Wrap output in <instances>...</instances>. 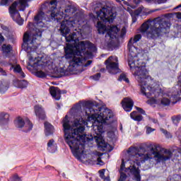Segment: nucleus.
I'll list each match as a JSON object with an SVG mask.
<instances>
[{"label": "nucleus", "mask_w": 181, "mask_h": 181, "mask_svg": "<svg viewBox=\"0 0 181 181\" xmlns=\"http://www.w3.org/2000/svg\"><path fill=\"white\" fill-rule=\"evenodd\" d=\"M84 112L81 111V104H76L71 109L74 115L73 129L70 126L69 116L66 115L63 119V127L64 132V141L68 145L74 156L81 160V159H88V160H95L92 156H97L96 160L98 165L103 166L104 162L101 160L103 153L96 151L91 153L88 149H86L88 142L95 141L98 148L105 152H111L114 148L103 139L104 134V124L110 125L112 124L114 114L108 108H102L98 107L95 102L85 103ZM85 114V115H84Z\"/></svg>", "instance_id": "1"}, {"label": "nucleus", "mask_w": 181, "mask_h": 181, "mask_svg": "<svg viewBox=\"0 0 181 181\" xmlns=\"http://www.w3.org/2000/svg\"><path fill=\"white\" fill-rule=\"evenodd\" d=\"M77 8L73 5L66 6L64 11H59L56 8L51 13V19L54 22L61 23L60 32L66 42H74V45L67 44L64 47V57L66 59H71L68 69L59 68V76H71L74 71H83V67H88L93 61L89 60L86 64V58L83 57L82 53L88 49L91 52H97V47L88 41H81L83 36L86 35L88 24L84 16L80 13H76Z\"/></svg>", "instance_id": "2"}, {"label": "nucleus", "mask_w": 181, "mask_h": 181, "mask_svg": "<svg viewBox=\"0 0 181 181\" xmlns=\"http://www.w3.org/2000/svg\"><path fill=\"white\" fill-rule=\"evenodd\" d=\"M95 11L96 16L90 14V17L92 18L93 22H98L97 28L98 31L100 35H104L105 36V46L108 47V49H112L114 47V39H119V37H123L127 35V28L123 27L119 33V28L116 25H108L107 27L102 23L104 22L107 23H112L117 13H112L111 7L104 6L102 7L101 4H97L95 7Z\"/></svg>", "instance_id": "3"}, {"label": "nucleus", "mask_w": 181, "mask_h": 181, "mask_svg": "<svg viewBox=\"0 0 181 181\" xmlns=\"http://www.w3.org/2000/svg\"><path fill=\"white\" fill-rule=\"evenodd\" d=\"M159 148H160V146L156 144L151 148L150 151H146L144 148H140L139 149L138 147H130L127 150L130 159L134 163L132 166L128 167V169L133 173L136 181H141V175H139V170L136 166H141V163H145L146 160H151V159H154L157 163L165 162V160H169L173 156V153L170 150H165L163 154L160 153L158 150Z\"/></svg>", "instance_id": "4"}, {"label": "nucleus", "mask_w": 181, "mask_h": 181, "mask_svg": "<svg viewBox=\"0 0 181 181\" xmlns=\"http://www.w3.org/2000/svg\"><path fill=\"white\" fill-rule=\"evenodd\" d=\"M45 18V13L40 11L34 18L37 28L32 31H27L23 35V43L26 46V52L29 60L28 66L34 69L40 68V61L37 59L39 56L36 53L37 47L42 41V32H45L47 27L42 21Z\"/></svg>", "instance_id": "5"}, {"label": "nucleus", "mask_w": 181, "mask_h": 181, "mask_svg": "<svg viewBox=\"0 0 181 181\" xmlns=\"http://www.w3.org/2000/svg\"><path fill=\"white\" fill-rule=\"evenodd\" d=\"M141 39H142V35L137 34L134 37L130 38L127 45L129 49L128 65L135 77L138 76V74H142V76H146L148 74L145 62H144L145 60V51L138 49L134 45V43H138Z\"/></svg>", "instance_id": "6"}, {"label": "nucleus", "mask_w": 181, "mask_h": 181, "mask_svg": "<svg viewBox=\"0 0 181 181\" xmlns=\"http://www.w3.org/2000/svg\"><path fill=\"white\" fill-rule=\"evenodd\" d=\"M141 87V92L143 95H146L147 98H150L148 100V104H158V105H163V107H168L170 105V99L166 98L165 95H163V91L160 88H152V86L148 85V81H152V78L148 75H142V74H138L135 77Z\"/></svg>", "instance_id": "7"}, {"label": "nucleus", "mask_w": 181, "mask_h": 181, "mask_svg": "<svg viewBox=\"0 0 181 181\" xmlns=\"http://www.w3.org/2000/svg\"><path fill=\"white\" fill-rule=\"evenodd\" d=\"M170 22L165 18L157 17L154 19L149 18L141 26V33L145 35L148 39H156L159 36H163L170 31Z\"/></svg>", "instance_id": "8"}, {"label": "nucleus", "mask_w": 181, "mask_h": 181, "mask_svg": "<svg viewBox=\"0 0 181 181\" xmlns=\"http://www.w3.org/2000/svg\"><path fill=\"white\" fill-rule=\"evenodd\" d=\"M106 70L110 74H117L119 73V67L118 66V57L110 56L105 62Z\"/></svg>", "instance_id": "9"}, {"label": "nucleus", "mask_w": 181, "mask_h": 181, "mask_svg": "<svg viewBox=\"0 0 181 181\" xmlns=\"http://www.w3.org/2000/svg\"><path fill=\"white\" fill-rule=\"evenodd\" d=\"M14 124L16 128H22L23 132H29L33 128V124L28 119L23 120L22 117H18L15 120Z\"/></svg>", "instance_id": "10"}, {"label": "nucleus", "mask_w": 181, "mask_h": 181, "mask_svg": "<svg viewBox=\"0 0 181 181\" xmlns=\"http://www.w3.org/2000/svg\"><path fill=\"white\" fill-rule=\"evenodd\" d=\"M122 107L124 111L129 112L132 111V107H134V101L129 98H124L122 101Z\"/></svg>", "instance_id": "11"}, {"label": "nucleus", "mask_w": 181, "mask_h": 181, "mask_svg": "<svg viewBox=\"0 0 181 181\" xmlns=\"http://www.w3.org/2000/svg\"><path fill=\"white\" fill-rule=\"evenodd\" d=\"M34 111L38 119H46V113L42 105H37L34 107Z\"/></svg>", "instance_id": "12"}, {"label": "nucleus", "mask_w": 181, "mask_h": 181, "mask_svg": "<svg viewBox=\"0 0 181 181\" xmlns=\"http://www.w3.org/2000/svg\"><path fill=\"white\" fill-rule=\"evenodd\" d=\"M126 11H127V12H129V13H130V15L132 18L133 23H135V22H136V21H138V16H139V15H141V13H142L141 8H139L136 11H134L131 8V7H127Z\"/></svg>", "instance_id": "13"}, {"label": "nucleus", "mask_w": 181, "mask_h": 181, "mask_svg": "<svg viewBox=\"0 0 181 181\" xmlns=\"http://www.w3.org/2000/svg\"><path fill=\"white\" fill-rule=\"evenodd\" d=\"M49 93L52 97L54 98V100H57V101L60 100V98L62 97V93H60V89L59 88L54 86L50 87Z\"/></svg>", "instance_id": "14"}, {"label": "nucleus", "mask_w": 181, "mask_h": 181, "mask_svg": "<svg viewBox=\"0 0 181 181\" xmlns=\"http://www.w3.org/2000/svg\"><path fill=\"white\" fill-rule=\"evenodd\" d=\"M9 124V114L5 112L0 113V125L4 127Z\"/></svg>", "instance_id": "15"}, {"label": "nucleus", "mask_w": 181, "mask_h": 181, "mask_svg": "<svg viewBox=\"0 0 181 181\" xmlns=\"http://www.w3.org/2000/svg\"><path fill=\"white\" fill-rule=\"evenodd\" d=\"M45 135L46 136H49V135H52V134L54 132V127L53 125H52L50 123L46 122L45 124Z\"/></svg>", "instance_id": "16"}, {"label": "nucleus", "mask_w": 181, "mask_h": 181, "mask_svg": "<svg viewBox=\"0 0 181 181\" xmlns=\"http://www.w3.org/2000/svg\"><path fill=\"white\" fill-rule=\"evenodd\" d=\"M47 151L50 152V153H54L56 151H57V145L54 144V140L50 139L47 143Z\"/></svg>", "instance_id": "17"}, {"label": "nucleus", "mask_w": 181, "mask_h": 181, "mask_svg": "<svg viewBox=\"0 0 181 181\" xmlns=\"http://www.w3.org/2000/svg\"><path fill=\"white\" fill-rule=\"evenodd\" d=\"M28 83L26 80H17L13 82L14 87H16L17 88H26V87H28Z\"/></svg>", "instance_id": "18"}, {"label": "nucleus", "mask_w": 181, "mask_h": 181, "mask_svg": "<svg viewBox=\"0 0 181 181\" xmlns=\"http://www.w3.org/2000/svg\"><path fill=\"white\" fill-rule=\"evenodd\" d=\"M130 117L132 119H134V121H138L139 122H141V121L144 119V117L135 111L130 114Z\"/></svg>", "instance_id": "19"}, {"label": "nucleus", "mask_w": 181, "mask_h": 181, "mask_svg": "<svg viewBox=\"0 0 181 181\" xmlns=\"http://www.w3.org/2000/svg\"><path fill=\"white\" fill-rule=\"evenodd\" d=\"M49 5H51L53 8V10L50 11L49 16L48 17V20L47 21H53L52 20V13L54 11V10L56 9L57 11V0H51L49 2Z\"/></svg>", "instance_id": "20"}, {"label": "nucleus", "mask_w": 181, "mask_h": 181, "mask_svg": "<svg viewBox=\"0 0 181 181\" xmlns=\"http://www.w3.org/2000/svg\"><path fill=\"white\" fill-rule=\"evenodd\" d=\"M8 83L4 81H0V93L1 94H4L8 90Z\"/></svg>", "instance_id": "21"}, {"label": "nucleus", "mask_w": 181, "mask_h": 181, "mask_svg": "<svg viewBox=\"0 0 181 181\" xmlns=\"http://www.w3.org/2000/svg\"><path fill=\"white\" fill-rule=\"evenodd\" d=\"M1 51L5 54H8V53L12 52V46L11 45L4 44L1 46Z\"/></svg>", "instance_id": "22"}, {"label": "nucleus", "mask_w": 181, "mask_h": 181, "mask_svg": "<svg viewBox=\"0 0 181 181\" xmlns=\"http://www.w3.org/2000/svg\"><path fill=\"white\" fill-rule=\"evenodd\" d=\"M13 71H14L15 73H18V76L21 78H25V73H23V71H22V68H21L20 65H16L14 67Z\"/></svg>", "instance_id": "23"}, {"label": "nucleus", "mask_w": 181, "mask_h": 181, "mask_svg": "<svg viewBox=\"0 0 181 181\" xmlns=\"http://www.w3.org/2000/svg\"><path fill=\"white\" fill-rule=\"evenodd\" d=\"M35 76L39 77L40 78H45L47 76V74L43 71H37L35 73Z\"/></svg>", "instance_id": "24"}, {"label": "nucleus", "mask_w": 181, "mask_h": 181, "mask_svg": "<svg viewBox=\"0 0 181 181\" xmlns=\"http://www.w3.org/2000/svg\"><path fill=\"white\" fill-rule=\"evenodd\" d=\"M172 120L173 122L175 125H177V124H179V122H180L181 120V116L178 115V116H173L172 117Z\"/></svg>", "instance_id": "25"}, {"label": "nucleus", "mask_w": 181, "mask_h": 181, "mask_svg": "<svg viewBox=\"0 0 181 181\" xmlns=\"http://www.w3.org/2000/svg\"><path fill=\"white\" fill-rule=\"evenodd\" d=\"M119 81H125L126 83H129V79L127 78L125 74H122L119 77Z\"/></svg>", "instance_id": "26"}, {"label": "nucleus", "mask_w": 181, "mask_h": 181, "mask_svg": "<svg viewBox=\"0 0 181 181\" xmlns=\"http://www.w3.org/2000/svg\"><path fill=\"white\" fill-rule=\"evenodd\" d=\"M8 181H22V179L17 174H15L8 179Z\"/></svg>", "instance_id": "27"}, {"label": "nucleus", "mask_w": 181, "mask_h": 181, "mask_svg": "<svg viewBox=\"0 0 181 181\" xmlns=\"http://www.w3.org/2000/svg\"><path fill=\"white\" fill-rule=\"evenodd\" d=\"M160 131L164 134V135H165L166 138H172V134H170V132H168V130L161 128Z\"/></svg>", "instance_id": "28"}, {"label": "nucleus", "mask_w": 181, "mask_h": 181, "mask_svg": "<svg viewBox=\"0 0 181 181\" xmlns=\"http://www.w3.org/2000/svg\"><path fill=\"white\" fill-rule=\"evenodd\" d=\"M147 2H153V4H165L167 0H146Z\"/></svg>", "instance_id": "29"}, {"label": "nucleus", "mask_w": 181, "mask_h": 181, "mask_svg": "<svg viewBox=\"0 0 181 181\" xmlns=\"http://www.w3.org/2000/svg\"><path fill=\"white\" fill-rule=\"evenodd\" d=\"M127 180V174L125 173L120 172V177L118 181H125Z\"/></svg>", "instance_id": "30"}, {"label": "nucleus", "mask_w": 181, "mask_h": 181, "mask_svg": "<svg viewBox=\"0 0 181 181\" xmlns=\"http://www.w3.org/2000/svg\"><path fill=\"white\" fill-rule=\"evenodd\" d=\"M153 131H155V129H152V127L149 126L146 127V134H147V135H149V134L153 132Z\"/></svg>", "instance_id": "31"}, {"label": "nucleus", "mask_w": 181, "mask_h": 181, "mask_svg": "<svg viewBox=\"0 0 181 181\" xmlns=\"http://www.w3.org/2000/svg\"><path fill=\"white\" fill-rule=\"evenodd\" d=\"M105 170H99V175H100V177H101V179H103L104 181H105Z\"/></svg>", "instance_id": "32"}, {"label": "nucleus", "mask_w": 181, "mask_h": 181, "mask_svg": "<svg viewBox=\"0 0 181 181\" xmlns=\"http://www.w3.org/2000/svg\"><path fill=\"white\" fill-rule=\"evenodd\" d=\"M136 110L139 112L140 114H142L143 115H146V113L145 112V110L141 107H136Z\"/></svg>", "instance_id": "33"}, {"label": "nucleus", "mask_w": 181, "mask_h": 181, "mask_svg": "<svg viewBox=\"0 0 181 181\" xmlns=\"http://www.w3.org/2000/svg\"><path fill=\"white\" fill-rule=\"evenodd\" d=\"M93 80H95V81L100 80V77H101V74L98 73L95 75H94L93 76H92Z\"/></svg>", "instance_id": "34"}, {"label": "nucleus", "mask_w": 181, "mask_h": 181, "mask_svg": "<svg viewBox=\"0 0 181 181\" xmlns=\"http://www.w3.org/2000/svg\"><path fill=\"white\" fill-rule=\"evenodd\" d=\"M12 2V0H1V5H9Z\"/></svg>", "instance_id": "35"}, {"label": "nucleus", "mask_w": 181, "mask_h": 181, "mask_svg": "<svg viewBox=\"0 0 181 181\" xmlns=\"http://www.w3.org/2000/svg\"><path fill=\"white\" fill-rule=\"evenodd\" d=\"M120 170H125V161L124 160V159L122 160Z\"/></svg>", "instance_id": "36"}, {"label": "nucleus", "mask_w": 181, "mask_h": 181, "mask_svg": "<svg viewBox=\"0 0 181 181\" xmlns=\"http://www.w3.org/2000/svg\"><path fill=\"white\" fill-rule=\"evenodd\" d=\"M4 42H5V37L2 35V33H0V46Z\"/></svg>", "instance_id": "37"}, {"label": "nucleus", "mask_w": 181, "mask_h": 181, "mask_svg": "<svg viewBox=\"0 0 181 181\" xmlns=\"http://www.w3.org/2000/svg\"><path fill=\"white\" fill-rule=\"evenodd\" d=\"M0 73H1L2 76H6V72L2 68H0Z\"/></svg>", "instance_id": "38"}, {"label": "nucleus", "mask_w": 181, "mask_h": 181, "mask_svg": "<svg viewBox=\"0 0 181 181\" xmlns=\"http://www.w3.org/2000/svg\"><path fill=\"white\" fill-rule=\"evenodd\" d=\"M170 98H174L175 100H177V98H179V96L177 95H172Z\"/></svg>", "instance_id": "39"}, {"label": "nucleus", "mask_w": 181, "mask_h": 181, "mask_svg": "<svg viewBox=\"0 0 181 181\" xmlns=\"http://www.w3.org/2000/svg\"><path fill=\"white\" fill-rule=\"evenodd\" d=\"M150 121H152L153 124H158V119L150 118Z\"/></svg>", "instance_id": "40"}, {"label": "nucleus", "mask_w": 181, "mask_h": 181, "mask_svg": "<svg viewBox=\"0 0 181 181\" xmlns=\"http://www.w3.org/2000/svg\"><path fill=\"white\" fill-rule=\"evenodd\" d=\"M87 57L88 59H91V57H93V53L91 52L88 53Z\"/></svg>", "instance_id": "41"}, {"label": "nucleus", "mask_w": 181, "mask_h": 181, "mask_svg": "<svg viewBox=\"0 0 181 181\" xmlns=\"http://www.w3.org/2000/svg\"><path fill=\"white\" fill-rule=\"evenodd\" d=\"M177 19H181V13H177Z\"/></svg>", "instance_id": "42"}, {"label": "nucleus", "mask_w": 181, "mask_h": 181, "mask_svg": "<svg viewBox=\"0 0 181 181\" xmlns=\"http://www.w3.org/2000/svg\"><path fill=\"white\" fill-rule=\"evenodd\" d=\"M123 4L126 5V6H129V3H128V1H124Z\"/></svg>", "instance_id": "43"}, {"label": "nucleus", "mask_w": 181, "mask_h": 181, "mask_svg": "<svg viewBox=\"0 0 181 181\" xmlns=\"http://www.w3.org/2000/svg\"><path fill=\"white\" fill-rule=\"evenodd\" d=\"M28 27L30 28V29L31 26H33V23H29L28 25Z\"/></svg>", "instance_id": "44"}, {"label": "nucleus", "mask_w": 181, "mask_h": 181, "mask_svg": "<svg viewBox=\"0 0 181 181\" xmlns=\"http://www.w3.org/2000/svg\"><path fill=\"white\" fill-rule=\"evenodd\" d=\"M174 177H176L177 179H180V176H179V175H175V176H174Z\"/></svg>", "instance_id": "45"}, {"label": "nucleus", "mask_w": 181, "mask_h": 181, "mask_svg": "<svg viewBox=\"0 0 181 181\" xmlns=\"http://www.w3.org/2000/svg\"><path fill=\"white\" fill-rule=\"evenodd\" d=\"M116 2H118L119 4H120L121 1L120 0H115Z\"/></svg>", "instance_id": "46"}, {"label": "nucleus", "mask_w": 181, "mask_h": 181, "mask_svg": "<svg viewBox=\"0 0 181 181\" xmlns=\"http://www.w3.org/2000/svg\"><path fill=\"white\" fill-rule=\"evenodd\" d=\"M10 64L11 65V67H13V65L12 64L11 62H10Z\"/></svg>", "instance_id": "47"}, {"label": "nucleus", "mask_w": 181, "mask_h": 181, "mask_svg": "<svg viewBox=\"0 0 181 181\" xmlns=\"http://www.w3.org/2000/svg\"><path fill=\"white\" fill-rule=\"evenodd\" d=\"M104 70H105V69H100V71H104Z\"/></svg>", "instance_id": "48"}, {"label": "nucleus", "mask_w": 181, "mask_h": 181, "mask_svg": "<svg viewBox=\"0 0 181 181\" xmlns=\"http://www.w3.org/2000/svg\"><path fill=\"white\" fill-rule=\"evenodd\" d=\"M177 8H181V4H180Z\"/></svg>", "instance_id": "49"}, {"label": "nucleus", "mask_w": 181, "mask_h": 181, "mask_svg": "<svg viewBox=\"0 0 181 181\" xmlns=\"http://www.w3.org/2000/svg\"><path fill=\"white\" fill-rule=\"evenodd\" d=\"M28 15H30V11L28 12Z\"/></svg>", "instance_id": "50"}, {"label": "nucleus", "mask_w": 181, "mask_h": 181, "mask_svg": "<svg viewBox=\"0 0 181 181\" xmlns=\"http://www.w3.org/2000/svg\"><path fill=\"white\" fill-rule=\"evenodd\" d=\"M90 181H93V180H91V177H90Z\"/></svg>", "instance_id": "51"}, {"label": "nucleus", "mask_w": 181, "mask_h": 181, "mask_svg": "<svg viewBox=\"0 0 181 181\" xmlns=\"http://www.w3.org/2000/svg\"><path fill=\"white\" fill-rule=\"evenodd\" d=\"M47 168H50V166H48Z\"/></svg>", "instance_id": "52"}, {"label": "nucleus", "mask_w": 181, "mask_h": 181, "mask_svg": "<svg viewBox=\"0 0 181 181\" xmlns=\"http://www.w3.org/2000/svg\"><path fill=\"white\" fill-rule=\"evenodd\" d=\"M122 1H125V0H122Z\"/></svg>", "instance_id": "53"}]
</instances>
